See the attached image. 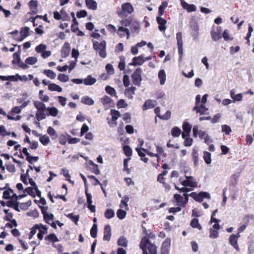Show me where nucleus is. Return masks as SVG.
I'll return each instance as SVG.
<instances>
[{"mask_svg": "<svg viewBox=\"0 0 254 254\" xmlns=\"http://www.w3.org/2000/svg\"><path fill=\"white\" fill-rule=\"evenodd\" d=\"M13 60L12 61L13 64H18L21 62V59L20 57V53L16 52L13 54Z\"/></svg>", "mask_w": 254, "mask_h": 254, "instance_id": "obj_40", "label": "nucleus"}, {"mask_svg": "<svg viewBox=\"0 0 254 254\" xmlns=\"http://www.w3.org/2000/svg\"><path fill=\"white\" fill-rule=\"evenodd\" d=\"M190 225L191 227L193 228H197L199 230H201L202 229V226L199 224L198 219L197 218L192 219L190 221Z\"/></svg>", "mask_w": 254, "mask_h": 254, "instance_id": "obj_27", "label": "nucleus"}, {"mask_svg": "<svg viewBox=\"0 0 254 254\" xmlns=\"http://www.w3.org/2000/svg\"><path fill=\"white\" fill-rule=\"evenodd\" d=\"M166 73L164 69H161L158 72V78L160 79V83L161 85L164 84L166 80Z\"/></svg>", "mask_w": 254, "mask_h": 254, "instance_id": "obj_32", "label": "nucleus"}, {"mask_svg": "<svg viewBox=\"0 0 254 254\" xmlns=\"http://www.w3.org/2000/svg\"><path fill=\"white\" fill-rule=\"evenodd\" d=\"M251 219H254V216L253 215H246L243 218L244 224L248 226Z\"/></svg>", "mask_w": 254, "mask_h": 254, "instance_id": "obj_60", "label": "nucleus"}, {"mask_svg": "<svg viewBox=\"0 0 254 254\" xmlns=\"http://www.w3.org/2000/svg\"><path fill=\"white\" fill-rule=\"evenodd\" d=\"M121 9V10L117 11L118 15L121 18L127 17L128 14H131L134 11L132 5L128 2L122 4Z\"/></svg>", "mask_w": 254, "mask_h": 254, "instance_id": "obj_3", "label": "nucleus"}, {"mask_svg": "<svg viewBox=\"0 0 254 254\" xmlns=\"http://www.w3.org/2000/svg\"><path fill=\"white\" fill-rule=\"evenodd\" d=\"M135 90L136 88L134 86L128 87L125 90V94L128 98L132 99V95L134 94Z\"/></svg>", "mask_w": 254, "mask_h": 254, "instance_id": "obj_29", "label": "nucleus"}, {"mask_svg": "<svg viewBox=\"0 0 254 254\" xmlns=\"http://www.w3.org/2000/svg\"><path fill=\"white\" fill-rule=\"evenodd\" d=\"M29 28L28 27H22L21 28L20 33L21 38L17 39V41H21L29 35Z\"/></svg>", "mask_w": 254, "mask_h": 254, "instance_id": "obj_22", "label": "nucleus"}, {"mask_svg": "<svg viewBox=\"0 0 254 254\" xmlns=\"http://www.w3.org/2000/svg\"><path fill=\"white\" fill-rule=\"evenodd\" d=\"M37 60L35 57H30L27 58L25 62L27 64L33 65L37 62Z\"/></svg>", "mask_w": 254, "mask_h": 254, "instance_id": "obj_59", "label": "nucleus"}, {"mask_svg": "<svg viewBox=\"0 0 254 254\" xmlns=\"http://www.w3.org/2000/svg\"><path fill=\"white\" fill-rule=\"evenodd\" d=\"M66 216L73 222L75 225H77L78 221L79 219V215H75L73 213H69L66 215Z\"/></svg>", "mask_w": 254, "mask_h": 254, "instance_id": "obj_33", "label": "nucleus"}, {"mask_svg": "<svg viewBox=\"0 0 254 254\" xmlns=\"http://www.w3.org/2000/svg\"><path fill=\"white\" fill-rule=\"evenodd\" d=\"M85 193L87 199V203L88 204H92V194L88 192V188H86V189H85Z\"/></svg>", "mask_w": 254, "mask_h": 254, "instance_id": "obj_55", "label": "nucleus"}, {"mask_svg": "<svg viewBox=\"0 0 254 254\" xmlns=\"http://www.w3.org/2000/svg\"><path fill=\"white\" fill-rule=\"evenodd\" d=\"M93 47L97 52H98L101 58H105L106 57V42L105 40H102L100 42L93 41Z\"/></svg>", "mask_w": 254, "mask_h": 254, "instance_id": "obj_2", "label": "nucleus"}, {"mask_svg": "<svg viewBox=\"0 0 254 254\" xmlns=\"http://www.w3.org/2000/svg\"><path fill=\"white\" fill-rule=\"evenodd\" d=\"M176 38L177 41V45L178 49V53L179 55V59L181 60L183 56V42L182 39V34L181 32H178L176 34Z\"/></svg>", "mask_w": 254, "mask_h": 254, "instance_id": "obj_7", "label": "nucleus"}, {"mask_svg": "<svg viewBox=\"0 0 254 254\" xmlns=\"http://www.w3.org/2000/svg\"><path fill=\"white\" fill-rule=\"evenodd\" d=\"M117 244L119 246L123 247H127L128 244V241L127 238L124 236H121L117 241Z\"/></svg>", "mask_w": 254, "mask_h": 254, "instance_id": "obj_24", "label": "nucleus"}, {"mask_svg": "<svg viewBox=\"0 0 254 254\" xmlns=\"http://www.w3.org/2000/svg\"><path fill=\"white\" fill-rule=\"evenodd\" d=\"M129 196L128 195H125L121 201L120 207L121 208L125 207L126 209L128 210V204L127 202L129 201Z\"/></svg>", "mask_w": 254, "mask_h": 254, "instance_id": "obj_26", "label": "nucleus"}, {"mask_svg": "<svg viewBox=\"0 0 254 254\" xmlns=\"http://www.w3.org/2000/svg\"><path fill=\"white\" fill-rule=\"evenodd\" d=\"M145 62V60L143 59V56L140 55L138 57H134L132 60V62L129 64V65H142Z\"/></svg>", "mask_w": 254, "mask_h": 254, "instance_id": "obj_14", "label": "nucleus"}, {"mask_svg": "<svg viewBox=\"0 0 254 254\" xmlns=\"http://www.w3.org/2000/svg\"><path fill=\"white\" fill-rule=\"evenodd\" d=\"M105 90L108 94H110L111 96H113L116 94L115 89L110 86L107 85L105 87Z\"/></svg>", "mask_w": 254, "mask_h": 254, "instance_id": "obj_64", "label": "nucleus"}, {"mask_svg": "<svg viewBox=\"0 0 254 254\" xmlns=\"http://www.w3.org/2000/svg\"><path fill=\"white\" fill-rule=\"evenodd\" d=\"M171 246V240L167 238L163 242L161 247V254H169V250Z\"/></svg>", "mask_w": 254, "mask_h": 254, "instance_id": "obj_9", "label": "nucleus"}, {"mask_svg": "<svg viewBox=\"0 0 254 254\" xmlns=\"http://www.w3.org/2000/svg\"><path fill=\"white\" fill-rule=\"evenodd\" d=\"M191 125L187 122H184L183 123V131L190 134V132L191 129Z\"/></svg>", "mask_w": 254, "mask_h": 254, "instance_id": "obj_39", "label": "nucleus"}, {"mask_svg": "<svg viewBox=\"0 0 254 254\" xmlns=\"http://www.w3.org/2000/svg\"><path fill=\"white\" fill-rule=\"evenodd\" d=\"M34 105L37 110H45L46 109L45 105L42 102L35 101L34 102Z\"/></svg>", "mask_w": 254, "mask_h": 254, "instance_id": "obj_48", "label": "nucleus"}, {"mask_svg": "<svg viewBox=\"0 0 254 254\" xmlns=\"http://www.w3.org/2000/svg\"><path fill=\"white\" fill-rule=\"evenodd\" d=\"M126 212L122 209H119L117 211V216L120 219H123L126 216Z\"/></svg>", "mask_w": 254, "mask_h": 254, "instance_id": "obj_51", "label": "nucleus"}, {"mask_svg": "<svg viewBox=\"0 0 254 254\" xmlns=\"http://www.w3.org/2000/svg\"><path fill=\"white\" fill-rule=\"evenodd\" d=\"M181 133V129L178 127H174L171 129V134L173 137H179Z\"/></svg>", "mask_w": 254, "mask_h": 254, "instance_id": "obj_38", "label": "nucleus"}, {"mask_svg": "<svg viewBox=\"0 0 254 254\" xmlns=\"http://www.w3.org/2000/svg\"><path fill=\"white\" fill-rule=\"evenodd\" d=\"M156 21L158 24V29L160 31H165L166 29V24L167 23V20L161 16H157Z\"/></svg>", "mask_w": 254, "mask_h": 254, "instance_id": "obj_12", "label": "nucleus"}, {"mask_svg": "<svg viewBox=\"0 0 254 254\" xmlns=\"http://www.w3.org/2000/svg\"><path fill=\"white\" fill-rule=\"evenodd\" d=\"M81 102L83 104L87 105H92L94 103L93 100L88 96H83L81 98Z\"/></svg>", "mask_w": 254, "mask_h": 254, "instance_id": "obj_31", "label": "nucleus"}, {"mask_svg": "<svg viewBox=\"0 0 254 254\" xmlns=\"http://www.w3.org/2000/svg\"><path fill=\"white\" fill-rule=\"evenodd\" d=\"M47 229L45 227L42 226V228L39 229L37 237L39 240H42L43 237V235L46 232Z\"/></svg>", "mask_w": 254, "mask_h": 254, "instance_id": "obj_57", "label": "nucleus"}, {"mask_svg": "<svg viewBox=\"0 0 254 254\" xmlns=\"http://www.w3.org/2000/svg\"><path fill=\"white\" fill-rule=\"evenodd\" d=\"M123 150L125 155L128 158H130L132 154V150L131 147L127 145H124L123 147Z\"/></svg>", "mask_w": 254, "mask_h": 254, "instance_id": "obj_30", "label": "nucleus"}, {"mask_svg": "<svg viewBox=\"0 0 254 254\" xmlns=\"http://www.w3.org/2000/svg\"><path fill=\"white\" fill-rule=\"evenodd\" d=\"M0 79L2 81L8 80V81H16L18 80H21L22 77L18 74H16L15 75H8V76H3L0 75Z\"/></svg>", "mask_w": 254, "mask_h": 254, "instance_id": "obj_13", "label": "nucleus"}, {"mask_svg": "<svg viewBox=\"0 0 254 254\" xmlns=\"http://www.w3.org/2000/svg\"><path fill=\"white\" fill-rule=\"evenodd\" d=\"M118 31L119 32H124V33H119L118 34L120 35L121 37H123L125 36L126 34L127 35V38H128L129 36V30L128 29L124 27L123 26H120L118 28Z\"/></svg>", "mask_w": 254, "mask_h": 254, "instance_id": "obj_28", "label": "nucleus"}, {"mask_svg": "<svg viewBox=\"0 0 254 254\" xmlns=\"http://www.w3.org/2000/svg\"><path fill=\"white\" fill-rule=\"evenodd\" d=\"M131 159V158H127L124 160V170L125 171L127 174L130 173V170L128 168V162Z\"/></svg>", "mask_w": 254, "mask_h": 254, "instance_id": "obj_50", "label": "nucleus"}, {"mask_svg": "<svg viewBox=\"0 0 254 254\" xmlns=\"http://www.w3.org/2000/svg\"><path fill=\"white\" fill-rule=\"evenodd\" d=\"M126 62L125 57L124 56H121L120 57V62L118 64V68L120 70H124L125 69Z\"/></svg>", "mask_w": 254, "mask_h": 254, "instance_id": "obj_43", "label": "nucleus"}, {"mask_svg": "<svg viewBox=\"0 0 254 254\" xmlns=\"http://www.w3.org/2000/svg\"><path fill=\"white\" fill-rule=\"evenodd\" d=\"M239 177V175L238 174H235L232 175L231 183L233 186H235L237 184Z\"/></svg>", "mask_w": 254, "mask_h": 254, "instance_id": "obj_61", "label": "nucleus"}, {"mask_svg": "<svg viewBox=\"0 0 254 254\" xmlns=\"http://www.w3.org/2000/svg\"><path fill=\"white\" fill-rule=\"evenodd\" d=\"M191 157L192 158V161L193 162L194 165L196 166L198 164V149L196 147H194L192 148V152H191Z\"/></svg>", "mask_w": 254, "mask_h": 254, "instance_id": "obj_18", "label": "nucleus"}, {"mask_svg": "<svg viewBox=\"0 0 254 254\" xmlns=\"http://www.w3.org/2000/svg\"><path fill=\"white\" fill-rule=\"evenodd\" d=\"M112 118L113 120H117V119L121 116V114L119 111L111 109L110 111Z\"/></svg>", "mask_w": 254, "mask_h": 254, "instance_id": "obj_47", "label": "nucleus"}, {"mask_svg": "<svg viewBox=\"0 0 254 254\" xmlns=\"http://www.w3.org/2000/svg\"><path fill=\"white\" fill-rule=\"evenodd\" d=\"M181 5L183 8L187 9L188 12H193L196 10V7L193 4H188L186 1H183Z\"/></svg>", "mask_w": 254, "mask_h": 254, "instance_id": "obj_20", "label": "nucleus"}, {"mask_svg": "<svg viewBox=\"0 0 254 254\" xmlns=\"http://www.w3.org/2000/svg\"><path fill=\"white\" fill-rule=\"evenodd\" d=\"M174 186L175 189L179 190V192H188L192 190L191 189L188 188L187 187H185V186L182 188H180L175 183L174 184Z\"/></svg>", "mask_w": 254, "mask_h": 254, "instance_id": "obj_54", "label": "nucleus"}, {"mask_svg": "<svg viewBox=\"0 0 254 254\" xmlns=\"http://www.w3.org/2000/svg\"><path fill=\"white\" fill-rule=\"evenodd\" d=\"M136 151L137 152L138 155L140 157L141 160L145 163H147L148 161V158L146 157L145 154L142 151V149L141 148H136Z\"/></svg>", "mask_w": 254, "mask_h": 254, "instance_id": "obj_35", "label": "nucleus"}, {"mask_svg": "<svg viewBox=\"0 0 254 254\" xmlns=\"http://www.w3.org/2000/svg\"><path fill=\"white\" fill-rule=\"evenodd\" d=\"M211 153L207 151L203 152V159L207 164H210L211 162Z\"/></svg>", "mask_w": 254, "mask_h": 254, "instance_id": "obj_42", "label": "nucleus"}, {"mask_svg": "<svg viewBox=\"0 0 254 254\" xmlns=\"http://www.w3.org/2000/svg\"><path fill=\"white\" fill-rule=\"evenodd\" d=\"M34 190H35L34 187H28L25 189L24 191L27 192L29 195L35 197L36 194Z\"/></svg>", "mask_w": 254, "mask_h": 254, "instance_id": "obj_58", "label": "nucleus"}, {"mask_svg": "<svg viewBox=\"0 0 254 254\" xmlns=\"http://www.w3.org/2000/svg\"><path fill=\"white\" fill-rule=\"evenodd\" d=\"M240 237V235L239 233L236 234H232L229 237V243L231 245L235 248L237 251H240V248L238 244V240L239 238Z\"/></svg>", "mask_w": 254, "mask_h": 254, "instance_id": "obj_8", "label": "nucleus"}, {"mask_svg": "<svg viewBox=\"0 0 254 254\" xmlns=\"http://www.w3.org/2000/svg\"><path fill=\"white\" fill-rule=\"evenodd\" d=\"M141 69L137 68L131 75V78L133 83L136 86H140L141 78Z\"/></svg>", "mask_w": 254, "mask_h": 254, "instance_id": "obj_5", "label": "nucleus"}, {"mask_svg": "<svg viewBox=\"0 0 254 254\" xmlns=\"http://www.w3.org/2000/svg\"><path fill=\"white\" fill-rule=\"evenodd\" d=\"M140 28L139 23L137 21L131 22L130 25V29L131 32H134L138 30Z\"/></svg>", "mask_w": 254, "mask_h": 254, "instance_id": "obj_41", "label": "nucleus"}, {"mask_svg": "<svg viewBox=\"0 0 254 254\" xmlns=\"http://www.w3.org/2000/svg\"><path fill=\"white\" fill-rule=\"evenodd\" d=\"M45 110H37L36 116L37 120L41 121L46 118V115L44 113Z\"/></svg>", "mask_w": 254, "mask_h": 254, "instance_id": "obj_49", "label": "nucleus"}, {"mask_svg": "<svg viewBox=\"0 0 254 254\" xmlns=\"http://www.w3.org/2000/svg\"><path fill=\"white\" fill-rule=\"evenodd\" d=\"M156 102L155 101H152L151 100H146L142 106V110L145 111L147 109L154 108L155 106Z\"/></svg>", "mask_w": 254, "mask_h": 254, "instance_id": "obj_21", "label": "nucleus"}, {"mask_svg": "<svg viewBox=\"0 0 254 254\" xmlns=\"http://www.w3.org/2000/svg\"><path fill=\"white\" fill-rule=\"evenodd\" d=\"M174 198L176 200L178 205L183 207L184 198L182 196L179 194H175Z\"/></svg>", "mask_w": 254, "mask_h": 254, "instance_id": "obj_36", "label": "nucleus"}, {"mask_svg": "<svg viewBox=\"0 0 254 254\" xmlns=\"http://www.w3.org/2000/svg\"><path fill=\"white\" fill-rule=\"evenodd\" d=\"M62 14V19L63 20L68 21H69L70 20V18L68 14L65 12V11L62 8V9L60 11Z\"/></svg>", "mask_w": 254, "mask_h": 254, "instance_id": "obj_56", "label": "nucleus"}, {"mask_svg": "<svg viewBox=\"0 0 254 254\" xmlns=\"http://www.w3.org/2000/svg\"><path fill=\"white\" fill-rule=\"evenodd\" d=\"M139 247L142 251V254H157V247L146 236L141 239Z\"/></svg>", "mask_w": 254, "mask_h": 254, "instance_id": "obj_1", "label": "nucleus"}, {"mask_svg": "<svg viewBox=\"0 0 254 254\" xmlns=\"http://www.w3.org/2000/svg\"><path fill=\"white\" fill-rule=\"evenodd\" d=\"M222 131L227 135H229L232 131L231 127L226 125H222Z\"/></svg>", "mask_w": 254, "mask_h": 254, "instance_id": "obj_62", "label": "nucleus"}, {"mask_svg": "<svg viewBox=\"0 0 254 254\" xmlns=\"http://www.w3.org/2000/svg\"><path fill=\"white\" fill-rule=\"evenodd\" d=\"M85 3L88 8L91 10H96L97 8V4L94 0H85Z\"/></svg>", "mask_w": 254, "mask_h": 254, "instance_id": "obj_23", "label": "nucleus"}, {"mask_svg": "<svg viewBox=\"0 0 254 254\" xmlns=\"http://www.w3.org/2000/svg\"><path fill=\"white\" fill-rule=\"evenodd\" d=\"M111 228L109 225H106L104 229L103 240L109 241L111 238Z\"/></svg>", "mask_w": 254, "mask_h": 254, "instance_id": "obj_16", "label": "nucleus"}, {"mask_svg": "<svg viewBox=\"0 0 254 254\" xmlns=\"http://www.w3.org/2000/svg\"><path fill=\"white\" fill-rule=\"evenodd\" d=\"M97 225L94 223L90 230V235L92 238H96L97 237Z\"/></svg>", "mask_w": 254, "mask_h": 254, "instance_id": "obj_45", "label": "nucleus"}, {"mask_svg": "<svg viewBox=\"0 0 254 254\" xmlns=\"http://www.w3.org/2000/svg\"><path fill=\"white\" fill-rule=\"evenodd\" d=\"M96 82V79L92 77L91 75H89L83 80V83L86 85H93Z\"/></svg>", "mask_w": 254, "mask_h": 254, "instance_id": "obj_25", "label": "nucleus"}, {"mask_svg": "<svg viewBox=\"0 0 254 254\" xmlns=\"http://www.w3.org/2000/svg\"><path fill=\"white\" fill-rule=\"evenodd\" d=\"M132 22V20L129 18H126L125 19H123L121 21H120V23L125 26V27H127V26H130V24H131V23Z\"/></svg>", "mask_w": 254, "mask_h": 254, "instance_id": "obj_63", "label": "nucleus"}, {"mask_svg": "<svg viewBox=\"0 0 254 254\" xmlns=\"http://www.w3.org/2000/svg\"><path fill=\"white\" fill-rule=\"evenodd\" d=\"M186 179L181 182V184L185 187L190 188H196L197 183L195 181L194 179L192 176H186Z\"/></svg>", "mask_w": 254, "mask_h": 254, "instance_id": "obj_6", "label": "nucleus"}, {"mask_svg": "<svg viewBox=\"0 0 254 254\" xmlns=\"http://www.w3.org/2000/svg\"><path fill=\"white\" fill-rule=\"evenodd\" d=\"M222 27L217 26L215 30H213L211 32L212 39L214 41H217L222 37Z\"/></svg>", "mask_w": 254, "mask_h": 254, "instance_id": "obj_11", "label": "nucleus"}, {"mask_svg": "<svg viewBox=\"0 0 254 254\" xmlns=\"http://www.w3.org/2000/svg\"><path fill=\"white\" fill-rule=\"evenodd\" d=\"M42 214H43L44 219L46 223H48V207L44 206H40Z\"/></svg>", "mask_w": 254, "mask_h": 254, "instance_id": "obj_53", "label": "nucleus"}, {"mask_svg": "<svg viewBox=\"0 0 254 254\" xmlns=\"http://www.w3.org/2000/svg\"><path fill=\"white\" fill-rule=\"evenodd\" d=\"M168 2L166 1L162 2L161 4L159 6L158 8V16H162L164 13V9L167 6Z\"/></svg>", "mask_w": 254, "mask_h": 254, "instance_id": "obj_37", "label": "nucleus"}, {"mask_svg": "<svg viewBox=\"0 0 254 254\" xmlns=\"http://www.w3.org/2000/svg\"><path fill=\"white\" fill-rule=\"evenodd\" d=\"M49 90L58 92H61L63 90L60 86L55 83H49Z\"/></svg>", "mask_w": 254, "mask_h": 254, "instance_id": "obj_34", "label": "nucleus"}, {"mask_svg": "<svg viewBox=\"0 0 254 254\" xmlns=\"http://www.w3.org/2000/svg\"><path fill=\"white\" fill-rule=\"evenodd\" d=\"M30 11L28 13L30 14H36L38 11V2L37 0H31L28 3Z\"/></svg>", "mask_w": 254, "mask_h": 254, "instance_id": "obj_15", "label": "nucleus"}, {"mask_svg": "<svg viewBox=\"0 0 254 254\" xmlns=\"http://www.w3.org/2000/svg\"><path fill=\"white\" fill-rule=\"evenodd\" d=\"M189 195L193 198L195 201L199 202H201L204 198H210L209 193L205 191H201L198 193L196 192H192L189 194Z\"/></svg>", "mask_w": 254, "mask_h": 254, "instance_id": "obj_4", "label": "nucleus"}, {"mask_svg": "<svg viewBox=\"0 0 254 254\" xmlns=\"http://www.w3.org/2000/svg\"><path fill=\"white\" fill-rule=\"evenodd\" d=\"M104 215L107 219H111L115 216L114 211L112 209H107L105 212Z\"/></svg>", "mask_w": 254, "mask_h": 254, "instance_id": "obj_44", "label": "nucleus"}, {"mask_svg": "<svg viewBox=\"0 0 254 254\" xmlns=\"http://www.w3.org/2000/svg\"><path fill=\"white\" fill-rule=\"evenodd\" d=\"M59 113L58 110L54 107L49 108V116L50 115L52 117H56Z\"/></svg>", "mask_w": 254, "mask_h": 254, "instance_id": "obj_52", "label": "nucleus"}, {"mask_svg": "<svg viewBox=\"0 0 254 254\" xmlns=\"http://www.w3.org/2000/svg\"><path fill=\"white\" fill-rule=\"evenodd\" d=\"M192 111H195L197 113H199L200 115H202L205 114V112L208 111V108L205 107V105L200 104L198 106H195L193 108Z\"/></svg>", "mask_w": 254, "mask_h": 254, "instance_id": "obj_17", "label": "nucleus"}, {"mask_svg": "<svg viewBox=\"0 0 254 254\" xmlns=\"http://www.w3.org/2000/svg\"><path fill=\"white\" fill-rule=\"evenodd\" d=\"M70 52V46L69 43L65 42L61 50V56L63 58L68 57Z\"/></svg>", "mask_w": 254, "mask_h": 254, "instance_id": "obj_10", "label": "nucleus"}, {"mask_svg": "<svg viewBox=\"0 0 254 254\" xmlns=\"http://www.w3.org/2000/svg\"><path fill=\"white\" fill-rule=\"evenodd\" d=\"M89 166L88 167L89 169L92 173H94L96 175H99L100 173V171L98 169V165L95 164L92 161L90 160L88 162Z\"/></svg>", "mask_w": 254, "mask_h": 254, "instance_id": "obj_19", "label": "nucleus"}, {"mask_svg": "<svg viewBox=\"0 0 254 254\" xmlns=\"http://www.w3.org/2000/svg\"><path fill=\"white\" fill-rule=\"evenodd\" d=\"M42 228V225H35L31 230V232L30 233V237L29 238L31 239L33 235H34L37 232V231H39V229Z\"/></svg>", "mask_w": 254, "mask_h": 254, "instance_id": "obj_46", "label": "nucleus"}]
</instances>
